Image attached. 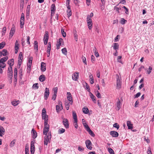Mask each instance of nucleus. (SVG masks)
Returning <instances> with one entry per match:
<instances>
[{
    "instance_id": "obj_53",
    "label": "nucleus",
    "mask_w": 154,
    "mask_h": 154,
    "mask_svg": "<svg viewBox=\"0 0 154 154\" xmlns=\"http://www.w3.org/2000/svg\"><path fill=\"white\" fill-rule=\"evenodd\" d=\"M91 62L94 63L95 61V57L93 55H92L91 57Z\"/></svg>"
},
{
    "instance_id": "obj_29",
    "label": "nucleus",
    "mask_w": 154,
    "mask_h": 154,
    "mask_svg": "<svg viewBox=\"0 0 154 154\" xmlns=\"http://www.w3.org/2000/svg\"><path fill=\"white\" fill-rule=\"evenodd\" d=\"M83 112L85 114H88L89 112V110L87 107H84L82 109Z\"/></svg>"
},
{
    "instance_id": "obj_4",
    "label": "nucleus",
    "mask_w": 154,
    "mask_h": 154,
    "mask_svg": "<svg viewBox=\"0 0 154 154\" xmlns=\"http://www.w3.org/2000/svg\"><path fill=\"white\" fill-rule=\"evenodd\" d=\"M87 22L89 29L90 30L92 28V23L91 19H90L89 17H87Z\"/></svg>"
},
{
    "instance_id": "obj_39",
    "label": "nucleus",
    "mask_w": 154,
    "mask_h": 154,
    "mask_svg": "<svg viewBox=\"0 0 154 154\" xmlns=\"http://www.w3.org/2000/svg\"><path fill=\"white\" fill-rule=\"evenodd\" d=\"M67 98L68 101L70 102H69L70 104L71 105H72V104L73 101L72 100V96L70 97H67Z\"/></svg>"
},
{
    "instance_id": "obj_61",
    "label": "nucleus",
    "mask_w": 154,
    "mask_h": 154,
    "mask_svg": "<svg viewBox=\"0 0 154 154\" xmlns=\"http://www.w3.org/2000/svg\"><path fill=\"white\" fill-rule=\"evenodd\" d=\"M56 96H57L56 94H54L53 95L52 97V100H54L56 99Z\"/></svg>"
},
{
    "instance_id": "obj_24",
    "label": "nucleus",
    "mask_w": 154,
    "mask_h": 154,
    "mask_svg": "<svg viewBox=\"0 0 154 154\" xmlns=\"http://www.w3.org/2000/svg\"><path fill=\"white\" fill-rule=\"evenodd\" d=\"M127 125L128 129H132L133 128L132 124L131 123V122L129 121H127Z\"/></svg>"
},
{
    "instance_id": "obj_3",
    "label": "nucleus",
    "mask_w": 154,
    "mask_h": 154,
    "mask_svg": "<svg viewBox=\"0 0 154 154\" xmlns=\"http://www.w3.org/2000/svg\"><path fill=\"white\" fill-rule=\"evenodd\" d=\"M12 69V67L10 66L8 68V78L10 79L9 80L10 83H11L12 81L13 71Z\"/></svg>"
},
{
    "instance_id": "obj_57",
    "label": "nucleus",
    "mask_w": 154,
    "mask_h": 154,
    "mask_svg": "<svg viewBox=\"0 0 154 154\" xmlns=\"http://www.w3.org/2000/svg\"><path fill=\"white\" fill-rule=\"evenodd\" d=\"M51 45L50 42H48V46L47 48V50H48V51L49 52L50 50H51Z\"/></svg>"
},
{
    "instance_id": "obj_1",
    "label": "nucleus",
    "mask_w": 154,
    "mask_h": 154,
    "mask_svg": "<svg viewBox=\"0 0 154 154\" xmlns=\"http://www.w3.org/2000/svg\"><path fill=\"white\" fill-rule=\"evenodd\" d=\"M44 127L43 129V134L45 135L44 137V144L47 145L48 143H50L51 138V133L48 131L49 130V126L47 128Z\"/></svg>"
},
{
    "instance_id": "obj_38",
    "label": "nucleus",
    "mask_w": 154,
    "mask_h": 154,
    "mask_svg": "<svg viewBox=\"0 0 154 154\" xmlns=\"http://www.w3.org/2000/svg\"><path fill=\"white\" fill-rule=\"evenodd\" d=\"M18 58L20 60V62H21L23 59V54L22 52L20 53L19 55Z\"/></svg>"
},
{
    "instance_id": "obj_26",
    "label": "nucleus",
    "mask_w": 154,
    "mask_h": 154,
    "mask_svg": "<svg viewBox=\"0 0 154 154\" xmlns=\"http://www.w3.org/2000/svg\"><path fill=\"white\" fill-rule=\"evenodd\" d=\"M121 103L119 99H118V100L116 102V106L118 110H119L120 109L121 107Z\"/></svg>"
},
{
    "instance_id": "obj_32",
    "label": "nucleus",
    "mask_w": 154,
    "mask_h": 154,
    "mask_svg": "<svg viewBox=\"0 0 154 154\" xmlns=\"http://www.w3.org/2000/svg\"><path fill=\"white\" fill-rule=\"evenodd\" d=\"M119 4H118L116 6H115L114 7V10H115L118 13H119V10H121V8H119L117 7H116V6H118L119 5Z\"/></svg>"
},
{
    "instance_id": "obj_49",
    "label": "nucleus",
    "mask_w": 154,
    "mask_h": 154,
    "mask_svg": "<svg viewBox=\"0 0 154 154\" xmlns=\"http://www.w3.org/2000/svg\"><path fill=\"white\" fill-rule=\"evenodd\" d=\"M82 59L83 62L86 65L87 62L86 58L85 57L82 56Z\"/></svg>"
},
{
    "instance_id": "obj_33",
    "label": "nucleus",
    "mask_w": 154,
    "mask_h": 154,
    "mask_svg": "<svg viewBox=\"0 0 154 154\" xmlns=\"http://www.w3.org/2000/svg\"><path fill=\"white\" fill-rule=\"evenodd\" d=\"M113 48L115 50L118 49L119 48V45L118 43H115L113 44Z\"/></svg>"
},
{
    "instance_id": "obj_47",
    "label": "nucleus",
    "mask_w": 154,
    "mask_h": 154,
    "mask_svg": "<svg viewBox=\"0 0 154 154\" xmlns=\"http://www.w3.org/2000/svg\"><path fill=\"white\" fill-rule=\"evenodd\" d=\"M127 20H125L124 18L121 19V20L120 21V23L122 24H124L126 22Z\"/></svg>"
},
{
    "instance_id": "obj_37",
    "label": "nucleus",
    "mask_w": 154,
    "mask_h": 154,
    "mask_svg": "<svg viewBox=\"0 0 154 154\" xmlns=\"http://www.w3.org/2000/svg\"><path fill=\"white\" fill-rule=\"evenodd\" d=\"M69 104H70L69 103H68V102H67V101L65 102V105L66 108L67 110H69V106H70Z\"/></svg>"
},
{
    "instance_id": "obj_22",
    "label": "nucleus",
    "mask_w": 154,
    "mask_h": 154,
    "mask_svg": "<svg viewBox=\"0 0 154 154\" xmlns=\"http://www.w3.org/2000/svg\"><path fill=\"white\" fill-rule=\"evenodd\" d=\"M14 60L13 59H12L9 60L8 61V63L10 67L11 66L14 65Z\"/></svg>"
},
{
    "instance_id": "obj_63",
    "label": "nucleus",
    "mask_w": 154,
    "mask_h": 154,
    "mask_svg": "<svg viewBox=\"0 0 154 154\" xmlns=\"http://www.w3.org/2000/svg\"><path fill=\"white\" fill-rule=\"evenodd\" d=\"M20 27L21 28H22L23 27V26L24 24V22L20 21Z\"/></svg>"
},
{
    "instance_id": "obj_19",
    "label": "nucleus",
    "mask_w": 154,
    "mask_h": 154,
    "mask_svg": "<svg viewBox=\"0 0 154 154\" xmlns=\"http://www.w3.org/2000/svg\"><path fill=\"white\" fill-rule=\"evenodd\" d=\"M8 59V57L7 56L3 57L0 59V63H4Z\"/></svg>"
},
{
    "instance_id": "obj_45",
    "label": "nucleus",
    "mask_w": 154,
    "mask_h": 154,
    "mask_svg": "<svg viewBox=\"0 0 154 154\" xmlns=\"http://www.w3.org/2000/svg\"><path fill=\"white\" fill-rule=\"evenodd\" d=\"M108 150L110 154H114V152L112 148H108Z\"/></svg>"
},
{
    "instance_id": "obj_2",
    "label": "nucleus",
    "mask_w": 154,
    "mask_h": 154,
    "mask_svg": "<svg viewBox=\"0 0 154 154\" xmlns=\"http://www.w3.org/2000/svg\"><path fill=\"white\" fill-rule=\"evenodd\" d=\"M42 119L44 120V127L47 128L49 126V125L48 124V116L46 115V109L43 108L42 110Z\"/></svg>"
},
{
    "instance_id": "obj_17",
    "label": "nucleus",
    "mask_w": 154,
    "mask_h": 154,
    "mask_svg": "<svg viewBox=\"0 0 154 154\" xmlns=\"http://www.w3.org/2000/svg\"><path fill=\"white\" fill-rule=\"evenodd\" d=\"M48 32L46 31L44 38V41H48Z\"/></svg>"
},
{
    "instance_id": "obj_25",
    "label": "nucleus",
    "mask_w": 154,
    "mask_h": 154,
    "mask_svg": "<svg viewBox=\"0 0 154 154\" xmlns=\"http://www.w3.org/2000/svg\"><path fill=\"white\" fill-rule=\"evenodd\" d=\"M39 79L41 82H43L45 80V76L44 75H41L39 78Z\"/></svg>"
},
{
    "instance_id": "obj_46",
    "label": "nucleus",
    "mask_w": 154,
    "mask_h": 154,
    "mask_svg": "<svg viewBox=\"0 0 154 154\" xmlns=\"http://www.w3.org/2000/svg\"><path fill=\"white\" fill-rule=\"evenodd\" d=\"M6 27H4L3 28L2 31V35H4L5 34L6 32Z\"/></svg>"
},
{
    "instance_id": "obj_20",
    "label": "nucleus",
    "mask_w": 154,
    "mask_h": 154,
    "mask_svg": "<svg viewBox=\"0 0 154 154\" xmlns=\"http://www.w3.org/2000/svg\"><path fill=\"white\" fill-rule=\"evenodd\" d=\"M17 68H15L14 69V78L15 79L16 81L17 80Z\"/></svg>"
},
{
    "instance_id": "obj_50",
    "label": "nucleus",
    "mask_w": 154,
    "mask_h": 154,
    "mask_svg": "<svg viewBox=\"0 0 154 154\" xmlns=\"http://www.w3.org/2000/svg\"><path fill=\"white\" fill-rule=\"evenodd\" d=\"M96 93H97V94H96V96L97 97L99 98H101V94L100 93H99V92L98 91H96Z\"/></svg>"
},
{
    "instance_id": "obj_28",
    "label": "nucleus",
    "mask_w": 154,
    "mask_h": 154,
    "mask_svg": "<svg viewBox=\"0 0 154 154\" xmlns=\"http://www.w3.org/2000/svg\"><path fill=\"white\" fill-rule=\"evenodd\" d=\"M90 96L92 100L95 103H96V97L94 96L91 92H90Z\"/></svg>"
},
{
    "instance_id": "obj_55",
    "label": "nucleus",
    "mask_w": 154,
    "mask_h": 154,
    "mask_svg": "<svg viewBox=\"0 0 154 154\" xmlns=\"http://www.w3.org/2000/svg\"><path fill=\"white\" fill-rule=\"evenodd\" d=\"M147 152L148 154H152V152L151 151V149L150 147H148Z\"/></svg>"
},
{
    "instance_id": "obj_35",
    "label": "nucleus",
    "mask_w": 154,
    "mask_h": 154,
    "mask_svg": "<svg viewBox=\"0 0 154 154\" xmlns=\"http://www.w3.org/2000/svg\"><path fill=\"white\" fill-rule=\"evenodd\" d=\"M65 130L64 129L61 128L59 129L58 133L59 134H61L65 132Z\"/></svg>"
},
{
    "instance_id": "obj_48",
    "label": "nucleus",
    "mask_w": 154,
    "mask_h": 154,
    "mask_svg": "<svg viewBox=\"0 0 154 154\" xmlns=\"http://www.w3.org/2000/svg\"><path fill=\"white\" fill-rule=\"evenodd\" d=\"M61 31L62 32V35H63V36L64 37H66V32H64V30L63 29H61Z\"/></svg>"
},
{
    "instance_id": "obj_54",
    "label": "nucleus",
    "mask_w": 154,
    "mask_h": 154,
    "mask_svg": "<svg viewBox=\"0 0 154 154\" xmlns=\"http://www.w3.org/2000/svg\"><path fill=\"white\" fill-rule=\"evenodd\" d=\"M122 57L121 56H119L118 57L117 59L118 62L121 63H122V62L121 60V59Z\"/></svg>"
},
{
    "instance_id": "obj_5",
    "label": "nucleus",
    "mask_w": 154,
    "mask_h": 154,
    "mask_svg": "<svg viewBox=\"0 0 154 154\" xmlns=\"http://www.w3.org/2000/svg\"><path fill=\"white\" fill-rule=\"evenodd\" d=\"M15 32V27L14 25H13L9 33V38H11Z\"/></svg>"
},
{
    "instance_id": "obj_18",
    "label": "nucleus",
    "mask_w": 154,
    "mask_h": 154,
    "mask_svg": "<svg viewBox=\"0 0 154 154\" xmlns=\"http://www.w3.org/2000/svg\"><path fill=\"white\" fill-rule=\"evenodd\" d=\"M1 53L2 55L3 56L7 55L8 54L7 50L5 49H3L2 51H1Z\"/></svg>"
},
{
    "instance_id": "obj_56",
    "label": "nucleus",
    "mask_w": 154,
    "mask_h": 154,
    "mask_svg": "<svg viewBox=\"0 0 154 154\" xmlns=\"http://www.w3.org/2000/svg\"><path fill=\"white\" fill-rule=\"evenodd\" d=\"M113 126L114 127L116 128L117 129H119V126L118 124L117 123H115L113 125Z\"/></svg>"
},
{
    "instance_id": "obj_44",
    "label": "nucleus",
    "mask_w": 154,
    "mask_h": 154,
    "mask_svg": "<svg viewBox=\"0 0 154 154\" xmlns=\"http://www.w3.org/2000/svg\"><path fill=\"white\" fill-rule=\"evenodd\" d=\"M32 88L35 89H37L38 88V84L35 83L33 84L32 86Z\"/></svg>"
},
{
    "instance_id": "obj_16",
    "label": "nucleus",
    "mask_w": 154,
    "mask_h": 154,
    "mask_svg": "<svg viewBox=\"0 0 154 154\" xmlns=\"http://www.w3.org/2000/svg\"><path fill=\"white\" fill-rule=\"evenodd\" d=\"M31 133L33 138L34 139L37 136V133L34 129H32Z\"/></svg>"
},
{
    "instance_id": "obj_10",
    "label": "nucleus",
    "mask_w": 154,
    "mask_h": 154,
    "mask_svg": "<svg viewBox=\"0 0 154 154\" xmlns=\"http://www.w3.org/2000/svg\"><path fill=\"white\" fill-rule=\"evenodd\" d=\"M111 135L113 137H117L119 136V134L116 131H111L110 132Z\"/></svg>"
},
{
    "instance_id": "obj_52",
    "label": "nucleus",
    "mask_w": 154,
    "mask_h": 154,
    "mask_svg": "<svg viewBox=\"0 0 154 154\" xmlns=\"http://www.w3.org/2000/svg\"><path fill=\"white\" fill-rule=\"evenodd\" d=\"M84 125V126L85 128H86V130L87 131V130H88L89 129V128H90L88 126V125L86 123V122L85 123V124H83Z\"/></svg>"
},
{
    "instance_id": "obj_30",
    "label": "nucleus",
    "mask_w": 154,
    "mask_h": 154,
    "mask_svg": "<svg viewBox=\"0 0 154 154\" xmlns=\"http://www.w3.org/2000/svg\"><path fill=\"white\" fill-rule=\"evenodd\" d=\"M23 70L22 69H20V70L19 72V77L20 80H21L23 77Z\"/></svg>"
},
{
    "instance_id": "obj_15",
    "label": "nucleus",
    "mask_w": 154,
    "mask_h": 154,
    "mask_svg": "<svg viewBox=\"0 0 154 154\" xmlns=\"http://www.w3.org/2000/svg\"><path fill=\"white\" fill-rule=\"evenodd\" d=\"M5 131V129L2 126H0V136L2 137Z\"/></svg>"
},
{
    "instance_id": "obj_13",
    "label": "nucleus",
    "mask_w": 154,
    "mask_h": 154,
    "mask_svg": "<svg viewBox=\"0 0 154 154\" xmlns=\"http://www.w3.org/2000/svg\"><path fill=\"white\" fill-rule=\"evenodd\" d=\"M55 10L56 9L55 5L54 4H52L51 7V15H52V14H54Z\"/></svg>"
},
{
    "instance_id": "obj_59",
    "label": "nucleus",
    "mask_w": 154,
    "mask_h": 154,
    "mask_svg": "<svg viewBox=\"0 0 154 154\" xmlns=\"http://www.w3.org/2000/svg\"><path fill=\"white\" fill-rule=\"evenodd\" d=\"M67 15L69 17L70 16L72 15V12L71 10H67Z\"/></svg>"
},
{
    "instance_id": "obj_60",
    "label": "nucleus",
    "mask_w": 154,
    "mask_h": 154,
    "mask_svg": "<svg viewBox=\"0 0 154 154\" xmlns=\"http://www.w3.org/2000/svg\"><path fill=\"white\" fill-rule=\"evenodd\" d=\"M6 66V64L5 63H2V64H0V68H4Z\"/></svg>"
},
{
    "instance_id": "obj_58",
    "label": "nucleus",
    "mask_w": 154,
    "mask_h": 154,
    "mask_svg": "<svg viewBox=\"0 0 154 154\" xmlns=\"http://www.w3.org/2000/svg\"><path fill=\"white\" fill-rule=\"evenodd\" d=\"M32 60L33 57H30L29 59L28 63L32 64Z\"/></svg>"
},
{
    "instance_id": "obj_27",
    "label": "nucleus",
    "mask_w": 154,
    "mask_h": 154,
    "mask_svg": "<svg viewBox=\"0 0 154 154\" xmlns=\"http://www.w3.org/2000/svg\"><path fill=\"white\" fill-rule=\"evenodd\" d=\"M63 108L62 106H61L59 105H57L56 106V110L57 112H60L63 109Z\"/></svg>"
},
{
    "instance_id": "obj_21",
    "label": "nucleus",
    "mask_w": 154,
    "mask_h": 154,
    "mask_svg": "<svg viewBox=\"0 0 154 154\" xmlns=\"http://www.w3.org/2000/svg\"><path fill=\"white\" fill-rule=\"evenodd\" d=\"M72 117L74 120H77L76 113L75 111L73 110L72 111Z\"/></svg>"
},
{
    "instance_id": "obj_8",
    "label": "nucleus",
    "mask_w": 154,
    "mask_h": 154,
    "mask_svg": "<svg viewBox=\"0 0 154 154\" xmlns=\"http://www.w3.org/2000/svg\"><path fill=\"white\" fill-rule=\"evenodd\" d=\"M49 90L48 88H46L45 90L44 97L45 99L46 100L49 96Z\"/></svg>"
},
{
    "instance_id": "obj_62",
    "label": "nucleus",
    "mask_w": 154,
    "mask_h": 154,
    "mask_svg": "<svg viewBox=\"0 0 154 154\" xmlns=\"http://www.w3.org/2000/svg\"><path fill=\"white\" fill-rule=\"evenodd\" d=\"M25 154H29V153H28V152H29V148L28 147H27V148L26 147V148H25Z\"/></svg>"
},
{
    "instance_id": "obj_9",
    "label": "nucleus",
    "mask_w": 154,
    "mask_h": 154,
    "mask_svg": "<svg viewBox=\"0 0 154 154\" xmlns=\"http://www.w3.org/2000/svg\"><path fill=\"white\" fill-rule=\"evenodd\" d=\"M63 123L64 127L66 128H68L69 124L68 120L66 119H63Z\"/></svg>"
},
{
    "instance_id": "obj_51",
    "label": "nucleus",
    "mask_w": 154,
    "mask_h": 154,
    "mask_svg": "<svg viewBox=\"0 0 154 154\" xmlns=\"http://www.w3.org/2000/svg\"><path fill=\"white\" fill-rule=\"evenodd\" d=\"M152 69V67L151 66H149V67L148 70L147 71V73L148 74H150L151 72Z\"/></svg>"
},
{
    "instance_id": "obj_11",
    "label": "nucleus",
    "mask_w": 154,
    "mask_h": 154,
    "mask_svg": "<svg viewBox=\"0 0 154 154\" xmlns=\"http://www.w3.org/2000/svg\"><path fill=\"white\" fill-rule=\"evenodd\" d=\"M34 143V142L33 141H31V142L30 151L31 154H33L35 151V146Z\"/></svg>"
},
{
    "instance_id": "obj_36",
    "label": "nucleus",
    "mask_w": 154,
    "mask_h": 154,
    "mask_svg": "<svg viewBox=\"0 0 154 154\" xmlns=\"http://www.w3.org/2000/svg\"><path fill=\"white\" fill-rule=\"evenodd\" d=\"M89 77L90 78V83L91 84H93L94 83V80L93 75H90L89 76Z\"/></svg>"
},
{
    "instance_id": "obj_43",
    "label": "nucleus",
    "mask_w": 154,
    "mask_h": 154,
    "mask_svg": "<svg viewBox=\"0 0 154 154\" xmlns=\"http://www.w3.org/2000/svg\"><path fill=\"white\" fill-rule=\"evenodd\" d=\"M86 86H85V88L88 90V91L89 93L90 92V89L89 88V86L88 85V84L85 83Z\"/></svg>"
},
{
    "instance_id": "obj_14",
    "label": "nucleus",
    "mask_w": 154,
    "mask_h": 154,
    "mask_svg": "<svg viewBox=\"0 0 154 154\" xmlns=\"http://www.w3.org/2000/svg\"><path fill=\"white\" fill-rule=\"evenodd\" d=\"M79 73L76 72L75 73L72 77V79L75 81H76L78 78Z\"/></svg>"
},
{
    "instance_id": "obj_7",
    "label": "nucleus",
    "mask_w": 154,
    "mask_h": 154,
    "mask_svg": "<svg viewBox=\"0 0 154 154\" xmlns=\"http://www.w3.org/2000/svg\"><path fill=\"white\" fill-rule=\"evenodd\" d=\"M118 77L117 80V88L118 89H120L121 87V79L119 78L118 75H117Z\"/></svg>"
},
{
    "instance_id": "obj_23",
    "label": "nucleus",
    "mask_w": 154,
    "mask_h": 154,
    "mask_svg": "<svg viewBox=\"0 0 154 154\" xmlns=\"http://www.w3.org/2000/svg\"><path fill=\"white\" fill-rule=\"evenodd\" d=\"M34 49L36 50V52L38 51V43L36 41H35L34 42Z\"/></svg>"
},
{
    "instance_id": "obj_42",
    "label": "nucleus",
    "mask_w": 154,
    "mask_h": 154,
    "mask_svg": "<svg viewBox=\"0 0 154 154\" xmlns=\"http://www.w3.org/2000/svg\"><path fill=\"white\" fill-rule=\"evenodd\" d=\"M19 44L18 42V41L17 40L16 42L15 43V49H19Z\"/></svg>"
},
{
    "instance_id": "obj_6",
    "label": "nucleus",
    "mask_w": 154,
    "mask_h": 154,
    "mask_svg": "<svg viewBox=\"0 0 154 154\" xmlns=\"http://www.w3.org/2000/svg\"><path fill=\"white\" fill-rule=\"evenodd\" d=\"M85 144L87 148L90 150H91L92 148L91 147L92 143L91 141L89 140H87L85 142Z\"/></svg>"
},
{
    "instance_id": "obj_12",
    "label": "nucleus",
    "mask_w": 154,
    "mask_h": 154,
    "mask_svg": "<svg viewBox=\"0 0 154 154\" xmlns=\"http://www.w3.org/2000/svg\"><path fill=\"white\" fill-rule=\"evenodd\" d=\"M41 69L42 72H44L46 69V63L43 62L41 63Z\"/></svg>"
},
{
    "instance_id": "obj_40",
    "label": "nucleus",
    "mask_w": 154,
    "mask_h": 154,
    "mask_svg": "<svg viewBox=\"0 0 154 154\" xmlns=\"http://www.w3.org/2000/svg\"><path fill=\"white\" fill-rule=\"evenodd\" d=\"M78 120H74L73 124L75 128H78V125L77 124Z\"/></svg>"
},
{
    "instance_id": "obj_34",
    "label": "nucleus",
    "mask_w": 154,
    "mask_h": 154,
    "mask_svg": "<svg viewBox=\"0 0 154 154\" xmlns=\"http://www.w3.org/2000/svg\"><path fill=\"white\" fill-rule=\"evenodd\" d=\"M12 104L14 106H16L19 103V101H14L12 102Z\"/></svg>"
},
{
    "instance_id": "obj_31",
    "label": "nucleus",
    "mask_w": 154,
    "mask_h": 154,
    "mask_svg": "<svg viewBox=\"0 0 154 154\" xmlns=\"http://www.w3.org/2000/svg\"><path fill=\"white\" fill-rule=\"evenodd\" d=\"M87 131L88 132L89 134L92 136L94 137L95 136V134H94V133L91 130L90 128H89V129L88 130H87Z\"/></svg>"
},
{
    "instance_id": "obj_64",
    "label": "nucleus",
    "mask_w": 154,
    "mask_h": 154,
    "mask_svg": "<svg viewBox=\"0 0 154 154\" xmlns=\"http://www.w3.org/2000/svg\"><path fill=\"white\" fill-rule=\"evenodd\" d=\"M141 94L140 92H138L135 95V98H137L139 97Z\"/></svg>"
},
{
    "instance_id": "obj_41",
    "label": "nucleus",
    "mask_w": 154,
    "mask_h": 154,
    "mask_svg": "<svg viewBox=\"0 0 154 154\" xmlns=\"http://www.w3.org/2000/svg\"><path fill=\"white\" fill-rule=\"evenodd\" d=\"M62 53L65 55L67 54V51L66 49V48H64L62 49Z\"/></svg>"
}]
</instances>
